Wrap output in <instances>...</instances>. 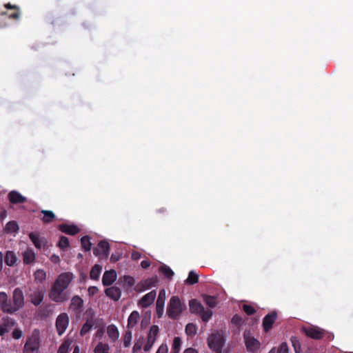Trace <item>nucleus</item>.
I'll use <instances>...</instances> for the list:
<instances>
[{
  "mask_svg": "<svg viewBox=\"0 0 353 353\" xmlns=\"http://www.w3.org/2000/svg\"><path fill=\"white\" fill-rule=\"evenodd\" d=\"M325 337H326V339L328 340V341H332L334 339V334H332V333H329L326 331V334L325 336Z\"/></svg>",
  "mask_w": 353,
  "mask_h": 353,
  "instance_id": "e2e57ef3",
  "label": "nucleus"
},
{
  "mask_svg": "<svg viewBox=\"0 0 353 353\" xmlns=\"http://www.w3.org/2000/svg\"><path fill=\"white\" fill-rule=\"evenodd\" d=\"M109 345L102 342H99L94 349V353H109Z\"/></svg>",
  "mask_w": 353,
  "mask_h": 353,
  "instance_id": "473e14b6",
  "label": "nucleus"
},
{
  "mask_svg": "<svg viewBox=\"0 0 353 353\" xmlns=\"http://www.w3.org/2000/svg\"><path fill=\"white\" fill-rule=\"evenodd\" d=\"M135 284L134 279L131 276H123V285L127 287H132Z\"/></svg>",
  "mask_w": 353,
  "mask_h": 353,
  "instance_id": "49530a36",
  "label": "nucleus"
},
{
  "mask_svg": "<svg viewBox=\"0 0 353 353\" xmlns=\"http://www.w3.org/2000/svg\"><path fill=\"white\" fill-rule=\"evenodd\" d=\"M132 339V331L128 329L123 335V345L125 347H130Z\"/></svg>",
  "mask_w": 353,
  "mask_h": 353,
  "instance_id": "ea45409f",
  "label": "nucleus"
},
{
  "mask_svg": "<svg viewBox=\"0 0 353 353\" xmlns=\"http://www.w3.org/2000/svg\"><path fill=\"white\" fill-rule=\"evenodd\" d=\"M156 283L157 280L154 278H150L146 279L143 284V290H148L152 288L153 286L155 285Z\"/></svg>",
  "mask_w": 353,
  "mask_h": 353,
  "instance_id": "c03bdc74",
  "label": "nucleus"
},
{
  "mask_svg": "<svg viewBox=\"0 0 353 353\" xmlns=\"http://www.w3.org/2000/svg\"><path fill=\"white\" fill-rule=\"evenodd\" d=\"M105 293L107 296L110 297L114 301H118L121 295V291L120 288L116 286H112L105 289Z\"/></svg>",
  "mask_w": 353,
  "mask_h": 353,
  "instance_id": "412c9836",
  "label": "nucleus"
},
{
  "mask_svg": "<svg viewBox=\"0 0 353 353\" xmlns=\"http://www.w3.org/2000/svg\"><path fill=\"white\" fill-rule=\"evenodd\" d=\"M199 281V275L194 271H190L188 276L185 280V283L188 285H194Z\"/></svg>",
  "mask_w": 353,
  "mask_h": 353,
  "instance_id": "72a5a7b5",
  "label": "nucleus"
},
{
  "mask_svg": "<svg viewBox=\"0 0 353 353\" xmlns=\"http://www.w3.org/2000/svg\"><path fill=\"white\" fill-rule=\"evenodd\" d=\"M81 243L83 249L85 251H90L91 250L92 243L90 242V237L89 236H84L81 239Z\"/></svg>",
  "mask_w": 353,
  "mask_h": 353,
  "instance_id": "c9c22d12",
  "label": "nucleus"
},
{
  "mask_svg": "<svg viewBox=\"0 0 353 353\" xmlns=\"http://www.w3.org/2000/svg\"><path fill=\"white\" fill-rule=\"evenodd\" d=\"M117 279V273L115 270H110L105 271L102 277V283L104 286L112 285Z\"/></svg>",
  "mask_w": 353,
  "mask_h": 353,
  "instance_id": "6ab92c4d",
  "label": "nucleus"
},
{
  "mask_svg": "<svg viewBox=\"0 0 353 353\" xmlns=\"http://www.w3.org/2000/svg\"><path fill=\"white\" fill-rule=\"evenodd\" d=\"M2 323L0 324V336H3L6 333L9 332L16 325V321L9 316L3 317Z\"/></svg>",
  "mask_w": 353,
  "mask_h": 353,
  "instance_id": "9b49d317",
  "label": "nucleus"
},
{
  "mask_svg": "<svg viewBox=\"0 0 353 353\" xmlns=\"http://www.w3.org/2000/svg\"><path fill=\"white\" fill-rule=\"evenodd\" d=\"M32 292L30 294V296L31 299V302L34 305H39L43 301V286H34L33 285Z\"/></svg>",
  "mask_w": 353,
  "mask_h": 353,
  "instance_id": "f8f14e48",
  "label": "nucleus"
},
{
  "mask_svg": "<svg viewBox=\"0 0 353 353\" xmlns=\"http://www.w3.org/2000/svg\"><path fill=\"white\" fill-rule=\"evenodd\" d=\"M186 306L182 303L181 301L177 296H173L170 299L167 307V315L173 320L178 319Z\"/></svg>",
  "mask_w": 353,
  "mask_h": 353,
  "instance_id": "f03ea898",
  "label": "nucleus"
},
{
  "mask_svg": "<svg viewBox=\"0 0 353 353\" xmlns=\"http://www.w3.org/2000/svg\"><path fill=\"white\" fill-rule=\"evenodd\" d=\"M181 345V340L179 336L174 338L171 353H179Z\"/></svg>",
  "mask_w": 353,
  "mask_h": 353,
  "instance_id": "e433bc0d",
  "label": "nucleus"
},
{
  "mask_svg": "<svg viewBox=\"0 0 353 353\" xmlns=\"http://www.w3.org/2000/svg\"><path fill=\"white\" fill-rule=\"evenodd\" d=\"M72 353H80V350H79V347L78 345H76L74 347V350H73V352Z\"/></svg>",
  "mask_w": 353,
  "mask_h": 353,
  "instance_id": "774afa93",
  "label": "nucleus"
},
{
  "mask_svg": "<svg viewBox=\"0 0 353 353\" xmlns=\"http://www.w3.org/2000/svg\"><path fill=\"white\" fill-rule=\"evenodd\" d=\"M245 344L248 352L256 353L260 347V342L255 338L251 336L249 332L243 334Z\"/></svg>",
  "mask_w": 353,
  "mask_h": 353,
  "instance_id": "0eeeda50",
  "label": "nucleus"
},
{
  "mask_svg": "<svg viewBox=\"0 0 353 353\" xmlns=\"http://www.w3.org/2000/svg\"><path fill=\"white\" fill-rule=\"evenodd\" d=\"M13 304L12 310L14 312L21 308L24 305V296L22 290L19 288L14 289L13 292Z\"/></svg>",
  "mask_w": 353,
  "mask_h": 353,
  "instance_id": "1a4fd4ad",
  "label": "nucleus"
},
{
  "mask_svg": "<svg viewBox=\"0 0 353 353\" xmlns=\"http://www.w3.org/2000/svg\"><path fill=\"white\" fill-rule=\"evenodd\" d=\"M185 331L188 336H194L196 334L197 327L195 324L189 323L186 325Z\"/></svg>",
  "mask_w": 353,
  "mask_h": 353,
  "instance_id": "f704fd0d",
  "label": "nucleus"
},
{
  "mask_svg": "<svg viewBox=\"0 0 353 353\" xmlns=\"http://www.w3.org/2000/svg\"><path fill=\"white\" fill-rule=\"evenodd\" d=\"M17 256L13 251H7L4 257V261L8 266H13L17 261Z\"/></svg>",
  "mask_w": 353,
  "mask_h": 353,
  "instance_id": "a878e982",
  "label": "nucleus"
},
{
  "mask_svg": "<svg viewBox=\"0 0 353 353\" xmlns=\"http://www.w3.org/2000/svg\"><path fill=\"white\" fill-rule=\"evenodd\" d=\"M98 292V288L95 286H91L88 288L90 295H94Z\"/></svg>",
  "mask_w": 353,
  "mask_h": 353,
  "instance_id": "13d9d810",
  "label": "nucleus"
},
{
  "mask_svg": "<svg viewBox=\"0 0 353 353\" xmlns=\"http://www.w3.org/2000/svg\"><path fill=\"white\" fill-rule=\"evenodd\" d=\"M291 341L295 353H300L301 347L299 339L296 337H292Z\"/></svg>",
  "mask_w": 353,
  "mask_h": 353,
  "instance_id": "a18cd8bd",
  "label": "nucleus"
},
{
  "mask_svg": "<svg viewBox=\"0 0 353 353\" xmlns=\"http://www.w3.org/2000/svg\"><path fill=\"white\" fill-rule=\"evenodd\" d=\"M7 212L6 210L0 212V220L3 219L6 216Z\"/></svg>",
  "mask_w": 353,
  "mask_h": 353,
  "instance_id": "338daca9",
  "label": "nucleus"
},
{
  "mask_svg": "<svg viewBox=\"0 0 353 353\" xmlns=\"http://www.w3.org/2000/svg\"><path fill=\"white\" fill-rule=\"evenodd\" d=\"M23 335L22 331L19 328H15L12 332V336L14 339H19Z\"/></svg>",
  "mask_w": 353,
  "mask_h": 353,
  "instance_id": "3c124183",
  "label": "nucleus"
},
{
  "mask_svg": "<svg viewBox=\"0 0 353 353\" xmlns=\"http://www.w3.org/2000/svg\"><path fill=\"white\" fill-rule=\"evenodd\" d=\"M107 334L110 341L113 343L116 342L119 337V330L114 324L109 325L107 327Z\"/></svg>",
  "mask_w": 353,
  "mask_h": 353,
  "instance_id": "b1692460",
  "label": "nucleus"
},
{
  "mask_svg": "<svg viewBox=\"0 0 353 353\" xmlns=\"http://www.w3.org/2000/svg\"><path fill=\"white\" fill-rule=\"evenodd\" d=\"M74 275L71 272H63L60 274L52 284L49 292V298L56 303H63L70 299V293L66 290Z\"/></svg>",
  "mask_w": 353,
  "mask_h": 353,
  "instance_id": "f257e3e1",
  "label": "nucleus"
},
{
  "mask_svg": "<svg viewBox=\"0 0 353 353\" xmlns=\"http://www.w3.org/2000/svg\"><path fill=\"white\" fill-rule=\"evenodd\" d=\"M19 230L18 224L16 221H9L5 227V230L6 232H15Z\"/></svg>",
  "mask_w": 353,
  "mask_h": 353,
  "instance_id": "58836bf2",
  "label": "nucleus"
},
{
  "mask_svg": "<svg viewBox=\"0 0 353 353\" xmlns=\"http://www.w3.org/2000/svg\"><path fill=\"white\" fill-rule=\"evenodd\" d=\"M132 257L133 259L137 260L141 257V254H140V253H139L137 252H133L132 254Z\"/></svg>",
  "mask_w": 353,
  "mask_h": 353,
  "instance_id": "69168bd1",
  "label": "nucleus"
},
{
  "mask_svg": "<svg viewBox=\"0 0 353 353\" xmlns=\"http://www.w3.org/2000/svg\"><path fill=\"white\" fill-rule=\"evenodd\" d=\"M5 7L7 9L14 10V12L13 13H11L9 15V18L12 19H18L19 18L20 10H19V8L17 6L12 5L11 3H8L5 4Z\"/></svg>",
  "mask_w": 353,
  "mask_h": 353,
  "instance_id": "2f4dec72",
  "label": "nucleus"
},
{
  "mask_svg": "<svg viewBox=\"0 0 353 353\" xmlns=\"http://www.w3.org/2000/svg\"><path fill=\"white\" fill-rule=\"evenodd\" d=\"M104 333H105V329H104V327H101V328H99V329L97 331V332H96V334H95V337H96V338H98V339H101V338H102V336H103Z\"/></svg>",
  "mask_w": 353,
  "mask_h": 353,
  "instance_id": "5fc2aeb1",
  "label": "nucleus"
},
{
  "mask_svg": "<svg viewBox=\"0 0 353 353\" xmlns=\"http://www.w3.org/2000/svg\"><path fill=\"white\" fill-rule=\"evenodd\" d=\"M140 318V315L139 312L134 310L131 312L128 319L127 327L130 330L133 328L137 323L139 319Z\"/></svg>",
  "mask_w": 353,
  "mask_h": 353,
  "instance_id": "393cba45",
  "label": "nucleus"
},
{
  "mask_svg": "<svg viewBox=\"0 0 353 353\" xmlns=\"http://www.w3.org/2000/svg\"><path fill=\"white\" fill-rule=\"evenodd\" d=\"M97 319L94 317V314L90 311L88 312L85 322L80 330V335L83 336L88 334L93 327H97Z\"/></svg>",
  "mask_w": 353,
  "mask_h": 353,
  "instance_id": "423d86ee",
  "label": "nucleus"
},
{
  "mask_svg": "<svg viewBox=\"0 0 353 353\" xmlns=\"http://www.w3.org/2000/svg\"><path fill=\"white\" fill-rule=\"evenodd\" d=\"M157 293L155 290H152L145 294L139 301V304L143 307H148L152 305L155 299Z\"/></svg>",
  "mask_w": 353,
  "mask_h": 353,
  "instance_id": "a211bd4d",
  "label": "nucleus"
},
{
  "mask_svg": "<svg viewBox=\"0 0 353 353\" xmlns=\"http://www.w3.org/2000/svg\"><path fill=\"white\" fill-rule=\"evenodd\" d=\"M243 319L239 314H235L231 319V323L236 326L240 327L243 324Z\"/></svg>",
  "mask_w": 353,
  "mask_h": 353,
  "instance_id": "de8ad7c7",
  "label": "nucleus"
},
{
  "mask_svg": "<svg viewBox=\"0 0 353 353\" xmlns=\"http://www.w3.org/2000/svg\"><path fill=\"white\" fill-rule=\"evenodd\" d=\"M0 309L4 313L12 314L14 312V310H12V305L8 301V296L6 292H0Z\"/></svg>",
  "mask_w": 353,
  "mask_h": 353,
  "instance_id": "ddd939ff",
  "label": "nucleus"
},
{
  "mask_svg": "<svg viewBox=\"0 0 353 353\" xmlns=\"http://www.w3.org/2000/svg\"><path fill=\"white\" fill-rule=\"evenodd\" d=\"M150 323V318L148 317H143L141 322V327L142 329H144L146 327V326Z\"/></svg>",
  "mask_w": 353,
  "mask_h": 353,
  "instance_id": "6e6d98bb",
  "label": "nucleus"
},
{
  "mask_svg": "<svg viewBox=\"0 0 353 353\" xmlns=\"http://www.w3.org/2000/svg\"><path fill=\"white\" fill-rule=\"evenodd\" d=\"M141 265L143 268L146 269L150 265V262L147 260H143L141 262Z\"/></svg>",
  "mask_w": 353,
  "mask_h": 353,
  "instance_id": "052dcab7",
  "label": "nucleus"
},
{
  "mask_svg": "<svg viewBox=\"0 0 353 353\" xmlns=\"http://www.w3.org/2000/svg\"><path fill=\"white\" fill-rule=\"evenodd\" d=\"M142 348V341L141 340H139L135 342L133 348H132V352L135 353L138 351H140Z\"/></svg>",
  "mask_w": 353,
  "mask_h": 353,
  "instance_id": "864d4df0",
  "label": "nucleus"
},
{
  "mask_svg": "<svg viewBox=\"0 0 353 353\" xmlns=\"http://www.w3.org/2000/svg\"><path fill=\"white\" fill-rule=\"evenodd\" d=\"M159 272L161 273L165 278H168L169 279H172V276L174 274L172 269L165 264L159 267Z\"/></svg>",
  "mask_w": 353,
  "mask_h": 353,
  "instance_id": "c85d7f7f",
  "label": "nucleus"
},
{
  "mask_svg": "<svg viewBox=\"0 0 353 353\" xmlns=\"http://www.w3.org/2000/svg\"><path fill=\"white\" fill-rule=\"evenodd\" d=\"M168 349L166 345H161L156 353H168Z\"/></svg>",
  "mask_w": 353,
  "mask_h": 353,
  "instance_id": "4d7b16f0",
  "label": "nucleus"
},
{
  "mask_svg": "<svg viewBox=\"0 0 353 353\" xmlns=\"http://www.w3.org/2000/svg\"><path fill=\"white\" fill-rule=\"evenodd\" d=\"M35 332H34L31 338H29L24 345V353H32L39 349V341L38 334H35Z\"/></svg>",
  "mask_w": 353,
  "mask_h": 353,
  "instance_id": "6e6552de",
  "label": "nucleus"
},
{
  "mask_svg": "<svg viewBox=\"0 0 353 353\" xmlns=\"http://www.w3.org/2000/svg\"><path fill=\"white\" fill-rule=\"evenodd\" d=\"M183 353H198V352L192 347L187 348Z\"/></svg>",
  "mask_w": 353,
  "mask_h": 353,
  "instance_id": "0e129e2a",
  "label": "nucleus"
},
{
  "mask_svg": "<svg viewBox=\"0 0 353 353\" xmlns=\"http://www.w3.org/2000/svg\"><path fill=\"white\" fill-rule=\"evenodd\" d=\"M102 268L99 265H94L90 272V277L91 279L98 280L101 272Z\"/></svg>",
  "mask_w": 353,
  "mask_h": 353,
  "instance_id": "7c9ffc66",
  "label": "nucleus"
},
{
  "mask_svg": "<svg viewBox=\"0 0 353 353\" xmlns=\"http://www.w3.org/2000/svg\"><path fill=\"white\" fill-rule=\"evenodd\" d=\"M190 311L192 314H200L203 312V305L196 299H191L189 301Z\"/></svg>",
  "mask_w": 353,
  "mask_h": 353,
  "instance_id": "5701e85b",
  "label": "nucleus"
},
{
  "mask_svg": "<svg viewBox=\"0 0 353 353\" xmlns=\"http://www.w3.org/2000/svg\"><path fill=\"white\" fill-rule=\"evenodd\" d=\"M110 251V244L108 242L105 241H101L98 243V246L93 249V254L95 256H99L101 254V252L103 253V256L107 258L109 255Z\"/></svg>",
  "mask_w": 353,
  "mask_h": 353,
  "instance_id": "dca6fc26",
  "label": "nucleus"
},
{
  "mask_svg": "<svg viewBox=\"0 0 353 353\" xmlns=\"http://www.w3.org/2000/svg\"><path fill=\"white\" fill-rule=\"evenodd\" d=\"M8 197L9 201L12 204L23 203L26 201V198L15 190L10 192Z\"/></svg>",
  "mask_w": 353,
  "mask_h": 353,
  "instance_id": "aec40b11",
  "label": "nucleus"
},
{
  "mask_svg": "<svg viewBox=\"0 0 353 353\" xmlns=\"http://www.w3.org/2000/svg\"><path fill=\"white\" fill-rule=\"evenodd\" d=\"M72 341L70 340L64 341L59 346L57 353H68Z\"/></svg>",
  "mask_w": 353,
  "mask_h": 353,
  "instance_id": "4c0bfd02",
  "label": "nucleus"
},
{
  "mask_svg": "<svg viewBox=\"0 0 353 353\" xmlns=\"http://www.w3.org/2000/svg\"><path fill=\"white\" fill-rule=\"evenodd\" d=\"M208 346L214 351L223 349L225 344L223 336L219 332L211 334L208 339Z\"/></svg>",
  "mask_w": 353,
  "mask_h": 353,
  "instance_id": "20e7f679",
  "label": "nucleus"
},
{
  "mask_svg": "<svg viewBox=\"0 0 353 353\" xmlns=\"http://www.w3.org/2000/svg\"><path fill=\"white\" fill-rule=\"evenodd\" d=\"M58 246L61 250H65L69 247V240L65 236H61L59 239V241L58 243Z\"/></svg>",
  "mask_w": 353,
  "mask_h": 353,
  "instance_id": "79ce46f5",
  "label": "nucleus"
},
{
  "mask_svg": "<svg viewBox=\"0 0 353 353\" xmlns=\"http://www.w3.org/2000/svg\"><path fill=\"white\" fill-rule=\"evenodd\" d=\"M242 308L244 312L248 315H252L256 312L255 308L251 305L244 304Z\"/></svg>",
  "mask_w": 353,
  "mask_h": 353,
  "instance_id": "09e8293b",
  "label": "nucleus"
},
{
  "mask_svg": "<svg viewBox=\"0 0 353 353\" xmlns=\"http://www.w3.org/2000/svg\"><path fill=\"white\" fill-rule=\"evenodd\" d=\"M35 259V254L34 252L30 250L27 249L23 253V263L26 264H30L32 263Z\"/></svg>",
  "mask_w": 353,
  "mask_h": 353,
  "instance_id": "bb28decb",
  "label": "nucleus"
},
{
  "mask_svg": "<svg viewBox=\"0 0 353 353\" xmlns=\"http://www.w3.org/2000/svg\"><path fill=\"white\" fill-rule=\"evenodd\" d=\"M268 353H289V347L288 344L283 342L279 347L272 348Z\"/></svg>",
  "mask_w": 353,
  "mask_h": 353,
  "instance_id": "c756f323",
  "label": "nucleus"
},
{
  "mask_svg": "<svg viewBox=\"0 0 353 353\" xmlns=\"http://www.w3.org/2000/svg\"><path fill=\"white\" fill-rule=\"evenodd\" d=\"M165 299V292L164 290H161L159 292L157 303H156V312L157 316L161 318L164 311V304Z\"/></svg>",
  "mask_w": 353,
  "mask_h": 353,
  "instance_id": "2eb2a0df",
  "label": "nucleus"
},
{
  "mask_svg": "<svg viewBox=\"0 0 353 353\" xmlns=\"http://www.w3.org/2000/svg\"><path fill=\"white\" fill-rule=\"evenodd\" d=\"M59 230L68 235H75L80 232V229L74 224L63 223L58 226Z\"/></svg>",
  "mask_w": 353,
  "mask_h": 353,
  "instance_id": "f3484780",
  "label": "nucleus"
},
{
  "mask_svg": "<svg viewBox=\"0 0 353 353\" xmlns=\"http://www.w3.org/2000/svg\"><path fill=\"white\" fill-rule=\"evenodd\" d=\"M276 318L277 314L275 311H273L265 316L263 319V327L265 332H269L272 328V325L276 321Z\"/></svg>",
  "mask_w": 353,
  "mask_h": 353,
  "instance_id": "4468645a",
  "label": "nucleus"
},
{
  "mask_svg": "<svg viewBox=\"0 0 353 353\" xmlns=\"http://www.w3.org/2000/svg\"><path fill=\"white\" fill-rule=\"evenodd\" d=\"M159 334V327L158 325H153L150 327L149 332L147 334V341L143 346V350L148 352L152 348V345L156 341L157 337Z\"/></svg>",
  "mask_w": 353,
  "mask_h": 353,
  "instance_id": "39448f33",
  "label": "nucleus"
},
{
  "mask_svg": "<svg viewBox=\"0 0 353 353\" xmlns=\"http://www.w3.org/2000/svg\"><path fill=\"white\" fill-rule=\"evenodd\" d=\"M69 317L66 313L59 314L56 321V327L59 335H61L68 327Z\"/></svg>",
  "mask_w": 353,
  "mask_h": 353,
  "instance_id": "9d476101",
  "label": "nucleus"
},
{
  "mask_svg": "<svg viewBox=\"0 0 353 353\" xmlns=\"http://www.w3.org/2000/svg\"><path fill=\"white\" fill-rule=\"evenodd\" d=\"M29 237L37 248H41V243L39 241V234L37 233L30 232L29 234Z\"/></svg>",
  "mask_w": 353,
  "mask_h": 353,
  "instance_id": "a19ab883",
  "label": "nucleus"
},
{
  "mask_svg": "<svg viewBox=\"0 0 353 353\" xmlns=\"http://www.w3.org/2000/svg\"><path fill=\"white\" fill-rule=\"evenodd\" d=\"M205 302L210 307H214L216 306V300L214 296H208L205 299Z\"/></svg>",
  "mask_w": 353,
  "mask_h": 353,
  "instance_id": "603ef678",
  "label": "nucleus"
},
{
  "mask_svg": "<svg viewBox=\"0 0 353 353\" xmlns=\"http://www.w3.org/2000/svg\"><path fill=\"white\" fill-rule=\"evenodd\" d=\"M43 281H44V271L42 270H39L34 273V285L35 286H43Z\"/></svg>",
  "mask_w": 353,
  "mask_h": 353,
  "instance_id": "cd10ccee",
  "label": "nucleus"
},
{
  "mask_svg": "<svg viewBox=\"0 0 353 353\" xmlns=\"http://www.w3.org/2000/svg\"><path fill=\"white\" fill-rule=\"evenodd\" d=\"M199 314L203 322H208L212 316V312L210 310H205L204 309L203 312H201Z\"/></svg>",
  "mask_w": 353,
  "mask_h": 353,
  "instance_id": "37998d69",
  "label": "nucleus"
},
{
  "mask_svg": "<svg viewBox=\"0 0 353 353\" xmlns=\"http://www.w3.org/2000/svg\"><path fill=\"white\" fill-rule=\"evenodd\" d=\"M55 218L53 212L46 210V223L51 222Z\"/></svg>",
  "mask_w": 353,
  "mask_h": 353,
  "instance_id": "8fccbe9b",
  "label": "nucleus"
},
{
  "mask_svg": "<svg viewBox=\"0 0 353 353\" xmlns=\"http://www.w3.org/2000/svg\"><path fill=\"white\" fill-rule=\"evenodd\" d=\"M83 305V299L78 295L74 296L71 299L70 307L77 313H79Z\"/></svg>",
  "mask_w": 353,
  "mask_h": 353,
  "instance_id": "4be33fe9",
  "label": "nucleus"
},
{
  "mask_svg": "<svg viewBox=\"0 0 353 353\" xmlns=\"http://www.w3.org/2000/svg\"><path fill=\"white\" fill-rule=\"evenodd\" d=\"M50 260L52 263H57L59 262L60 261V258L58 255H56V254H53L52 255V256L50 257Z\"/></svg>",
  "mask_w": 353,
  "mask_h": 353,
  "instance_id": "bf43d9fd",
  "label": "nucleus"
},
{
  "mask_svg": "<svg viewBox=\"0 0 353 353\" xmlns=\"http://www.w3.org/2000/svg\"><path fill=\"white\" fill-rule=\"evenodd\" d=\"M302 331L307 337L315 340H320L326 334L325 330L314 325L304 326L302 327Z\"/></svg>",
  "mask_w": 353,
  "mask_h": 353,
  "instance_id": "7ed1b4c3",
  "label": "nucleus"
},
{
  "mask_svg": "<svg viewBox=\"0 0 353 353\" xmlns=\"http://www.w3.org/2000/svg\"><path fill=\"white\" fill-rule=\"evenodd\" d=\"M120 256L119 254H112L110 256V261L112 262H117L119 260Z\"/></svg>",
  "mask_w": 353,
  "mask_h": 353,
  "instance_id": "680f3d73",
  "label": "nucleus"
}]
</instances>
